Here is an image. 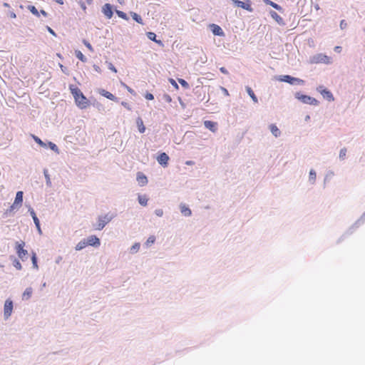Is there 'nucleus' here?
<instances>
[{
    "label": "nucleus",
    "instance_id": "f03ea898",
    "mask_svg": "<svg viewBox=\"0 0 365 365\" xmlns=\"http://www.w3.org/2000/svg\"><path fill=\"white\" fill-rule=\"evenodd\" d=\"M294 96L297 99H298L299 101H300L302 103H303L304 104L317 106V105H319V103L316 98H314L312 96L303 94L301 92H297L294 94Z\"/></svg>",
    "mask_w": 365,
    "mask_h": 365
},
{
    "label": "nucleus",
    "instance_id": "a18cd8bd",
    "mask_svg": "<svg viewBox=\"0 0 365 365\" xmlns=\"http://www.w3.org/2000/svg\"><path fill=\"white\" fill-rule=\"evenodd\" d=\"M334 175V173L331 170H329L327 173L325 178H324V182H326L327 180L332 178Z\"/></svg>",
    "mask_w": 365,
    "mask_h": 365
},
{
    "label": "nucleus",
    "instance_id": "bb28decb",
    "mask_svg": "<svg viewBox=\"0 0 365 365\" xmlns=\"http://www.w3.org/2000/svg\"><path fill=\"white\" fill-rule=\"evenodd\" d=\"M147 37H148L150 40H151V41H155V43H157L158 44H159V45H160V46H163V43L162 41H160V40H157V39H156V34H155V33H153V32H151V31L148 32V33H147Z\"/></svg>",
    "mask_w": 365,
    "mask_h": 365
},
{
    "label": "nucleus",
    "instance_id": "0e129e2a",
    "mask_svg": "<svg viewBox=\"0 0 365 365\" xmlns=\"http://www.w3.org/2000/svg\"><path fill=\"white\" fill-rule=\"evenodd\" d=\"M81 9H82L83 11H86V4H85V3H84V2H83V1H81Z\"/></svg>",
    "mask_w": 365,
    "mask_h": 365
},
{
    "label": "nucleus",
    "instance_id": "a211bd4d",
    "mask_svg": "<svg viewBox=\"0 0 365 365\" xmlns=\"http://www.w3.org/2000/svg\"><path fill=\"white\" fill-rule=\"evenodd\" d=\"M23 195L24 192L22 191H18L16 195V197L14 202L15 206H18L20 207L23 202Z\"/></svg>",
    "mask_w": 365,
    "mask_h": 365
},
{
    "label": "nucleus",
    "instance_id": "4be33fe9",
    "mask_svg": "<svg viewBox=\"0 0 365 365\" xmlns=\"http://www.w3.org/2000/svg\"><path fill=\"white\" fill-rule=\"evenodd\" d=\"M180 209L181 213L185 217H190L192 215L191 210L187 207L185 204L181 203L180 205Z\"/></svg>",
    "mask_w": 365,
    "mask_h": 365
},
{
    "label": "nucleus",
    "instance_id": "423d86ee",
    "mask_svg": "<svg viewBox=\"0 0 365 365\" xmlns=\"http://www.w3.org/2000/svg\"><path fill=\"white\" fill-rule=\"evenodd\" d=\"M14 307V304L12 300L10 299H7L5 301L4 306V318L5 320L8 319L12 313Z\"/></svg>",
    "mask_w": 365,
    "mask_h": 365
},
{
    "label": "nucleus",
    "instance_id": "20e7f679",
    "mask_svg": "<svg viewBox=\"0 0 365 365\" xmlns=\"http://www.w3.org/2000/svg\"><path fill=\"white\" fill-rule=\"evenodd\" d=\"M279 81L288 83L291 85H304V81L298 78L292 77L289 75L279 76Z\"/></svg>",
    "mask_w": 365,
    "mask_h": 365
},
{
    "label": "nucleus",
    "instance_id": "8fccbe9b",
    "mask_svg": "<svg viewBox=\"0 0 365 365\" xmlns=\"http://www.w3.org/2000/svg\"><path fill=\"white\" fill-rule=\"evenodd\" d=\"M107 64H108V69L111 70L112 71L116 73L117 72V70L115 68V67L113 66V64L110 62H106Z\"/></svg>",
    "mask_w": 365,
    "mask_h": 365
},
{
    "label": "nucleus",
    "instance_id": "72a5a7b5",
    "mask_svg": "<svg viewBox=\"0 0 365 365\" xmlns=\"http://www.w3.org/2000/svg\"><path fill=\"white\" fill-rule=\"evenodd\" d=\"M140 247V244L139 242H135L134 245L130 248V253L135 254L137 253Z\"/></svg>",
    "mask_w": 365,
    "mask_h": 365
},
{
    "label": "nucleus",
    "instance_id": "0eeeda50",
    "mask_svg": "<svg viewBox=\"0 0 365 365\" xmlns=\"http://www.w3.org/2000/svg\"><path fill=\"white\" fill-rule=\"evenodd\" d=\"M75 103L79 108L85 109L89 106L90 102L83 93H81L78 98H76Z\"/></svg>",
    "mask_w": 365,
    "mask_h": 365
},
{
    "label": "nucleus",
    "instance_id": "09e8293b",
    "mask_svg": "<svg viewBox=\"0 0 365 365\" xmlns=\"http://www.w3.org/2000/svg\"><path fill=\"white\" fill-rule=\"evenodd\" d=\"M83 43L91 51H93V46L88 41L83 40Z\"/></svg>",
    "mask_w": 365,
    "mask_h": 365
},
{
    "label": "nucleus",
    "instance_id": "774afa93",
    "mask_svg": "<svg viewBox=\"0 0 365 365\" xmlns=\"http://www.w3.org/2000/svg\"><path fill=\"white\" fill-rule=\"evenodd\" d=\"M60 67H61V71H62L63 73H66V70H67V68H66V67H64L63 65H60Z\"/></svg>",
    "mask_w": 365,
    "mask_h": 365
},
{
    "label": "nucleus",
    "instance_id": "f257e3e1",
    "mask_svg": "<svg viewBox=\"0 0 365 365\" xmlns=\"http://www.w3.org/2000/svg\"><path fill=\"white\" fill-rule=\"evenodd\" d=\"M114 217L115 215L110 213L98 216L97 223L94 225L95 230H102Z\"/></svg>",
    "mask_w": 365,
    "mask_h": 365
},
{
    "label": "nucleus",
    "instance_id": "680f3d73",
    "mask_svg": "<svg viewBox=\"0 0 365 365\" xmlns=\"http://www.w3.org/2000/svg\"><path fill=\"white\" fill-rule=\"evenodd\" d=\"M221 89L225 96H229V92L225 88L221 87Z\"/></svg>",
    "mask_w": 365,
    "mask_h": 365
},
{
    "label": "nucleus",
    "instance_id": "2f4dec72",
    "mask_svg": "<svg viewBox=\"0 0 365 365\" xmlns=\"http://www.w3.org/2000/svg\"><path fill=\"white\" fill-rule=\"evenodd\" d=\"M246 91H247L248 95L252 99V101L255 103H257L258 102V99H257V96H255V94L254 91H252V89L250 87H249V86H246Z\"/></svg>",
    "mask_w": 365,
    "mask_h": 365
},
{
    "label": "nucleus",
    "instance_id": "1a4fd4ad",
    "mask_svg": "<svg viewBox=\"0 0 365 365\" xmlns=\"http://www.w3.org/2000/svg\"><path fill=\"white\" fill-rule=\"evenodd\" d=\"M317 91L319 92L324 98L327 99V101H333L334 100L332 93L328 89L324 88V86H320L317 87Z\"/></svg>",
    "mask_w": 365,
    "mask_h": 365
},
{
    "label": "nucleus",
    "instance_id": "49530a36",
    "mask_svg": "<svg viewBox=\"0 0 365 365\" xmlns=\"http://www.w3.org/2000/svg\"><path fill=\"white\" fill-rule=\"evenodd\" d=\"M19 207L18 206H15V205L13 203L9 209H7L6 213L8 214V213H10L12 211H14V210H16V209H19Z\"/></svg>",
    "mask_w": 365,
    "mask_h": 365
},
{
    "label": "nucleus",
    "instance_id": "c756f323",
    "mask_svg": "<svg viewBox=\"0 0 365 365\" xmlns=\"http://www.w3.org/2000/svg\"><path fill=\"white\" fill-rule=\"evenodd\" d=\"M264 2L267 4V5H269L271 6L272 7H273L274 9H275L277 11H282V8L281 6H279V4L270 1V0H264Z\"/></svg>",
    "mask_w": 365,
    "mask_h": 365
},
{
    "label": "nucleus",
    "instance_id": "2eb2a0df",
    "mask_svg": "<svg viewBox=\"0 0 365 365\" xmlns=\"http://www.w3.org/2000/svg\"><path fill=\"white\" fill-rule=\"evenodd\" d=\"M157 160L160 165L166 167L168 164L169 156L165 153H162L158 156Z\"/></svg>",
    "mask_w": 365,
    "mask_h": 365
},
{
    "label": "nucleus",
    "instance_id": "6ab92c4d",
    "mask_svg": "<svg viewBox=\"0 0 365 365\" xmlns=\"http://www.w3.org/2000/svg\"><path fill=\"white\" fill-rule=\"evenodd\" d=\"M204 125L207 129H209L210 131L215 133L217 130V123L211 121V120H205L204 122Z\"/></svg>",
    "mask_w": 365,
    "mask_h": 365
},
{
    "label": "nucleus",
    "instance_id": "e433bc0d",
    "mask_svg": "<svg viewBox=\"0 0 365 365\" xmlns=\"http://www.w3.org/2000/svg\"><path fill=\"white\" fill-rule=\"evenodd\" d=\"M27 9L28 10H29L34 16H37V17H39L40 16V13L39 11L37 10V9L33 6V5H29L27 6Z\"/></svg>",
    "mask_w": 365,
    "mask_h": 365
},
{
    "label": "nucleus",
    "instance_id": "13d9d810",
    "mask_svg": "<svg viewBox=\"0 0 365 365\" xmlns=\"http://www.w3.org/2000/svg\"><path fill=\"white\" fill-rule=\"evenodd\" d=\"M220 71L222 73H224V74H225V75H228V74H229L228 71H227V68H225V67H221V68H220Z\"/></svg>",
    "mask_w": 365,
    "mask_h": 365
},
{
    "label": "nucleus",
    "instance_id": "b1692460",
    "mask_svg": "<svg viewBox=\"0 0 365 365\" xmlns=\"http://www.w3.org/2000/svg\"><path fill=\"white\" fill-rule=\"evenodd\" d=\"M33 293V289L31 287H27L22 294L23 300H28L31 298Z\"/></svg>",
    "mask_w": 365,
    "mask_h": 365
},
{
    "label": "nucleus",
    "instance_id": "58836bf2",
    "mask_svg": "<svg viewBox=\"0 0 365 365\" xmlns=\"http://www.w3.org/2000/svg\"><path fill=\"white\" fill-rule=\"evenodd\" d=\"M31 261L34 268L36 269H38V266L37 263V257L35 252H33L32 257H31Z\"/></svg>",
    "mask_w": 365,
    "mask_h": 365
},
{
    "label": "nucleus",
    "instance_id": "dca6fc26",
    "mask_svg": "<svg viewBox=\"0 0 365 365\" xmlns=\"http://www.w3.org/2000/svg\"><path fill=\"white\" fill-rule=\"evenodd\" d=\"M210 29L212 34L215 36H223L224 32L220 26L217 24H212L210 25Z\"/></svg>",
    "mask_w": 365,
    "mask_h": 365
},
{
    "label": "nucleus",
    "instance_id": "3c124183",
    "mask_svg": "<svg viewBox=\"0 0 365 365\" xmlns=\"http://www.w3.org/2000/svg\"><path fill=\"white\" fill-rule=\"evenodd\" d=\"M155 214L158 217H162L163 215V210L162 209H156Z\"/></svg>",
    "mask_w": 365,
    "mask_h": 365
},
{
    "label": "nucleus",
    "instance_id": "6e6d98bb",
    "mask_svg": "<svg viewBox=\"0 0 365 365\" xmlns=\"http://www.w3.org/2000/svg\"><path fill=\"white\" fill-rule=\"evenodd\" d=\"M170 83L175 88H178V85L177 84V83L175 82V81L173 78H170Z\"/></svg>",
    "mask_w": 365,
    "mask_h": 365
},
{
    "label": "nucleus",
    "instance_id": "37998d69",
    "mask_svg": "<svg viewBox=\"0 0 365 365\" xmlns=\"http://www.w3.org/2000/svg\"><path fill=\"white\" fill-rule=\"evenodd\" d=\"M115 12L120 18H122L123 19H125V20L128 19V17L125 12H123L122 11H119V10H116Z\"/></svg>",
    "mask_w": 365,
    "mask_h": 365
},
{
    "label": "nucleus",
    "instance_id": "412c9836",
    "mask_svg": "<svg viewBox=\"0 0 365 365\" xmlns=\"http://www.w3.org/2000/svg\"><path fill=\"white\" fill-rule=\"evenodd\" d=\"M270 132L275 137L278 138L281 135V131L275 124H270L269 126Z\"/></svg>",
    "mask_w": 365,
    "mask_h": 365
},
{
    "label": "nucleus",
    "instance_id": "052dcab7",
    "mask_svg": "<svg viewBox=\"0 0 365 365\" xmlns=\"http://www.w3.org/2000/svg\"><path fill=\"white\" fill-rule=\"evenodd\" d=\"M342 50V48L341 46H336L334 47V51L337 53H340Z\"/></svg>",
    "mask_w": 365,
    "mask_h": 365
},
{
    "label": "nucleus",
    "instance_id": "f8f14e48",
    "mask_svg": "<svg viewBox=\"0 0 365 365\" xmlns=\"http://www.w3.org/2000/svg\"><path fill=\"white\" fill-rule=\"evenodd\" d=\"M102 12L108 19H110L113 15L112 5L108 3L105 4L102 7Z\"/></svg>",
    "mask_w": 365,
    "mask_h": 365
},
{
    "label": "nucleus",
    "instance_id": "473e14b6",
    "mask_svg": "<svg viewBox=\"0 0 365 365\" xmlns=\"http://www.w3.org/2000/svg\"><path fill=\"white\" fill-rule=\"evenodd\" d=\"M130 15L134 21H135L137 23L140 24H143V19L140 15L135 12H130Z\"/></svg>",
    "mask_w": 365,
    "mask_h": 365
},
{
    "label": "nucleus",
    "instance_id": "5701e85b",
    "mask_svg": "<svg viewBox=\"0 0 365 365\" xmlns=\"http://www.w3.org/2000/svg\"><path fill=\"white\" fill-rule=\"evenodd\" d=\"M317 179V173L314 169H311L309 173V182L311 185H314Z\"/></svg>",
    "mask_w": 365,
    "mask_h": 365
},
{
    "label": "nucleus",
    "instance_id": "5fc2aeb1",
    "mask_svg": "<svg viewBox=\"0 0 365 365\" xmlns=\"http://www.w3.org/2000/svg\"><path fill=\"white\" fill-rule=\"evenodd\" d=\"M121 105L125 107V108H127L128 110H131V108L130 106H129V104L125 101H123L121 102Z\"/></svg>",
    "mask_w": 365,
    "mask_h": 365
},
{
    "label": "nucleus",
    "instance_id": "f704fd0d",
    "mask_svg": "<svg viewBox=\"0 0 365 365\" xmlns=\"http://www.w3.org/2000/svg\"><path fill=\"white\" fill-rule=\"evenodd\" d=\"M33 139L34 140V141L38 143L40 146L43 147V148H47V144L46 143H44L43 141H42L38 136H36L34 135H31Z\"/></svg>",
    "mask_w": 365,
    "mask_h": 365
},
{
    "label": "nucleus",
    "instance_id": "69168bd1",
    "mask_svg": "<svg viewBox=\"0 0 365 365\" xmlns=\"http://www.w3.org/2000/svg\"><path fill=\"white\" fill-rule=\"evenodd\" d=\"M40 14H41L43 16L46 17L48 16V13L46 12L44 10H41L39 11Z\"/></svg>",
    "mask_w": 365,
    "mask_h": 365
},
{
    "label": "nucleus",
    "instance_id": "bf43d9fd",
    "mask_svg": "<svg viewBox=\"0 0 365 365\" xmlns=\"http://www.w3.org/2000/svg\"><path fill=\"white\" fill-rule=\"evenodd\" d=\"M93 69H94L96 72H98V73H101V68H100L98 66H97V65H93Z\"/></svg>",
    "mask_w": 365,
    "mask_h": 365
},
{
    "label": "nucleus",
    "instance_id": "f3484780",
    "mask_svg": "<svg viewBox=\"0 0 365 365\" xmlns=\"http://www.w3.org/2000/svg\"><path fill=\"white\" fill-rule=\"evenodd\" d=\"M136 180L140 186H144V185H147V183H148L147 177L141 172H138L137 173Z\"/></svg>",
    "mask_w": 365,
    "mask_h": 365
},
{
    "label": "nucleus",
    "instance_id": "9b49d317",
    "mask_svg": "<svg viewBox=\"0 0 365 365\" xmlns=\"http://www.w3.org/2000/svg\"><path fill=\"white\" fill-rule=\"evenodd\" d=\"M86 240L88 245L94 247H98L101 245V241L96 235H91Z\"/></svg>",
    "mask_w": 365,
    "mask_h": 365
},
{
    "label": "nucleus",
    "instance_id": "ea45409f",
    "mask_svg": "<svg viewBox=\"0 0 365 365\" xmlns=\"http://www.w3.org/2000/svg\"><path fill=\"white\" fill-rule=\"evenodd\" d=\"M47 144V148L48 147L51 150H53L54 152L58 153V148L57 147V145L52 143V142H48Z\"/></svg>",
    "mask_w": 365,
    "mask_h": 365
},
{
    "label": "nucleus",
    "instance_id": "9d476101",
    "mask_svg": "<svg viewBox=\"0 0 365 365\" xmlns=\"http://www.w3.org/2000/svg\"><path fill=\"white\" fill-rule=\"evenodd\" d=\"M365 222V212L362 214L361 217L357 220L355 223L347 230L346 234L351 235L359 226L363 225Z\"/></svg>",
    "mask_w": 365,
    "mask_h": 365
},
{
    "label": "nucleus",
    "instance_id": "39448f33",
    "mask_svg": "<svg viewBox=\"0 0 365 365\" xmlns=\"http://www.w3.org/2000/svg\"><path fill=\"white\" fill-rule=\"evenodd\" d=\"M310 62L312 63H323L325 64H330L331 63L330 57L323 53H317L310 58Z\"/></svg>",
    "mask_w": 365,
    "mask_h": 365
},
{
    "label": "nucleus",
    "instance_id": "c85d7f7f",
    "mask_svg": "<svg viewBox=\"0 0 365 365\" xmlns=\"http://www.w3.org/2000/svg\"><path fill=\"white\" fill-rule=\"evenodd\" d=\"M10 259L12 260V264L16 269L21 270L22 269V266L17 258L14 256H11Z\"/></svg>",
    "mask_w": 365,
    "mask_h": 365
},
{
    "label": "nucleus",
    "instance_id": "4c0bfd02",
    "mask_svg": "<svg viewBox=\"0 0 365 365\" xmlns=\"http://www.w3.org/2000/svg\"><path fill=\"white\" fill-rule=\"evenodd\" d=\"M346 152H347V150L346 148H343L340 150L339 151V158L341 160H344L345 158H346Z\"/></svg>",
    "mask_w": 365,
    "mask_h": 365
},
{
    "label": "nucleus",
    "instance_id": "a19ab883",
    "mask_svg": "<svg viewBox=\"0 0 365 365\" xmlns=\"http://www.w3.org/2000/svg\"><path fill=\"white\" fill-rule=\"evenodd\" d=\"M76 56L81 61L83 62H86V58L85 57V56L80 51H78L76 52Z\"/></svg>",
    "mask_w": 365,
    "mask_h": 365
},
{
    "label": "nucleus",
    "instance_id": "c9c22d12",
    "mask_svg": "<svg viewBox=\"0 0 365 365\" xmlns=\"http://www.w3.org/2000/svg\"><path fill=\"white\" fill-rule=\"evenodd\" d=\"M43 175H44V177L46 178V185L48 187H51V180L50 175L48 174V172L47 169H44L43 170Z\"/></svg>",
    "mask_w": 365,
    "mask_h": 365
},
{
    "label": "nucleus",
    "instance_id": "79ce46f5",
    "mask_svg": "<svg viewBox=\"0 0 365 365\" xmlns=\"http://www.w3.org/2000/svg\"><path fill=\"white\" fill-rule=\"evenodd\" d=\"M155 242V237L153 235L150 236L148 240L145 242V245L147 247L150 246V245L153 244Z\"/></svg>",
    "mask_w": 365,
    "mask_h": 365
},
{
    "label": "nucleus",
    "instance_id": "aec40b11",
    "mask_svg": "<svg viewBox=\"0 0 365 365\" xmlns=\"http://www.w3.org/2000/svg\"><path fill=\"white\" fill-rule=\"evenodd\" d=\"M69 90L73 95L74 100H76V98H78L81 93H83L78 87L73 85H69Z\"/></svg>",
    "mask_w": 365,
    "mask_h": 365
},
{
    "label": "nucleus",
    "instance_id": "864d4df0",
    "mask_svg": "<svg viewBox=\"0 0 365 365\" xmlns=\"http://www.w3.org/2000/svg\"><path fill=\"white\" fill-rule=\"evenodd\" d=\"M145 98L147 99V100H153L154 99V96L152 94V93H147L145 95Z\"/></svg>",
    "mask_w": 365,
    "mask_h": 365
},
{
    "label": "nucleus",
    "instance_id": "a878e982",
    "mask_svg": "<svg viewBox=\"0 0 365 365\" xmlns=\"http://www.w3.org/2000/svg\"><path fill=\"white\" fill-rule=\"evenodd\" d=\"M136 124H137L139 132L140 133H143L145 131V127L143 124V121L141 118L138 117L137 118Z\"/></svg>",
    "mask_w": 365,
    "mask_h": 365
},
{
    "label": "nucleus",
    "instance_id": "4d7b16f0",
    "mask_svg": "<svg viewBox=\"0 0 365 365\" xmlns=\"http://www.w3.org/2000/svg\"><path fill=\"white\" fill-rule=\"evenodd\" d=\"M46 29L53 36H56L55 31L51 27H49L48 26H46Z\"/></svg>",
    "mask_w": 365,
    "mask_h": 365
},
{
    "label": "nucleus",
    "instance_id": "cd10ccee",
    "mask_svg": "<svg viewBox=\"0 0 365 365\" xmlns=\"http://www.w3.org/2000/svg\"><path fill=\"white\" fill-rule=\"evenodd\" d=\"M138 200L140 205L146 206L148 204V198L145 195H138Z\"/></svg>",
    "mask_w": 365,
    "mask_h": 365
},
{
    "label": "nucleus",
    "instance_id": "603ef678",
    "mask_svg": "<svg viewBox=\"0 0 365 365\" xmlns=\"http://www.w3.org/2000/svg\"><path fill=\"white\" fill-rule=\"evenodd\" d=\"M339 26L341 29H344L347 26V23L346 22L345 20L343 19L341 21Z\"/></svg>",
    "mask_w": 365,
    "mask_h": 365
},
{
    "label": "nucleus",
    "instance_id": "6e6552de",
    "mask_svg": "<svg viewBox=\"0 0 365 365\" xmlns=\"http://www.w3.org/2000/svg\"><path fill=\"white\" fill-rule=\"evenodd\" d=\"M233 4L237 6V7H240L243 9H245L250 12H252L253 11V9L251 6V1L250 0H246L245 1H240V0H231Z\"/></svg>",
    "mask_w": 365,
    "mask_h": 365
},
{
    "label": "nucleus",
    "instance_id": "ddd939ff",
    "mask_svg": "<svg viewBox=\"0 0 365 365\" xmlns=\"http://www.w3.org/2000/svg\"><path fill=\"white\" fill-rule=\"evenodd\" d=\"M98 93L106 97V98L109 99V100H111V101H115V102H118V98L117 97H115L114 95H113L111 93L103 89V88H98Z\"/></svg>",
    "mask_w": 365,
    "mask_h": 365
},
{
    "label": "nucleus",
    "instance_id": "e2e57ef3",
    "mask_svg": "<svg viewBox=\"0 0 365 365\" xmlns=\"http://www.w3.org/2000/svg\"><path fill=\"white\" fill-rule=\"evenodd\" d=\"M62 257L61 256H58L56 259V264H59L61 262V261L62 260Z\"/></svg>",
    "mask_w": 365,
    "mask_h": 365
},
{
    "label": "nucleus",
    "instance_id": "7ed1b4c3",
    "mask_svg": "<svg viewBox=\"0 0 365 365\" xmlns=\"http://www.w3.org/2000/svg\"><path fill=\"white\" fill-rule=\"evenodd\" d=\"M25 242L24 241L16 242L15 250L18 257L22 260L24 261L28 258V252L26 250H24Z\"/></svg>",
    "mask_w": 365,
    "mask_h": 365
},
{
    "label": "nucleus",
    "instance_id": "338daca9",
    "mask_svg": "<svg viewBox=\"0 0 365 365\" xmlns=\"http://www.w3.org/2000/svg\"><path fill=\"white\" fill-rule=\"evenodd\" d=\"M9 15H10V17L12 19H15L16 17V15L14 11H11Z\"/></svg>",
    "mask_w": 365,
    "mask_h": 365
},
{
    "label": "nucleus",
    "instance_id": "4468645a",
    "mask_svg": "<svg viewBox=\"0 0 365 365\" xmlns=\"http://www.w3.org/2000/svg\"><path fill=\"white\" fill-rule=\"evenodd\" d=\"M29 212H30V215H31L32 218H33V220H34V222L38 230V232L39 234H41L42 232H41V226H40V222H39V220L38 218L37 217L36 215V212L34 211V210L32 208V207H29Z\"/></svg>",
    "mask_w": 365,
    "mask_h": 365
},
{
    "label": "nucleus",
    "instance_id": "c03bdc74",
    "mask_svg": "<svg viewBox=\"0 0 365 365\" xmlns=\"http://www.w3.org/2000/svg\"><path fill=\"white\" fill-rule=\"evenodd\" d=\"M178 82L181 84V86L187 89L190 88V86H189V83L184 79L182 78H178Z\"/></svg>",
    "mask_w": 365,
    "mask_h": 365
},
{
    "label": "nucleus",
    "instance_id": "393cba45",
    "mask_svg": "<svg viewBox=\"0 0 365 365\" xmlns=\"http://www.w3.org/2000/svg\"><path fill=\"white\" fill-rule=\"evenodd\" d=\"M269 14L272 18L274 19L279 24H284L283 19L279 15H278L275 11H270Z\"/></svg>",
    "mask_w": 365,
    "mask_h": 365
},
{
    "label": "nucleus",
    "instance_id": "de8ad7c7",
    "mask_svg": "<svg viewBox=\"0 0 365 365\" xmlns=\"http://www.w3.org/2000/svg\"><path fill=\"white\" fill-rule=\"evenodd\" d=\"M163 100L168 103H170L172 101V98L170 95L165 93L163 96Z\"/></svg>",
    "mask_w": 365,
    "mask_h": 365
},
{
    "label": "nucleus",
    "instance_id": "7c9ffc66",
    "mask_svg": "<svg viewBox=\"0 0 365 365\" xmlns=\"http://www.w3.org/2000/svg\"><path fill=\"white\" fill-rule=\"evenodd\" d=\"M86 246H88L87 243H86V239H83L82 240H81L76 245V250L77 251H80V250H82L83 249H84Z\"/></svg>",
    "mask_w": 365,
    "mask_h": 365
}]
</instances>
